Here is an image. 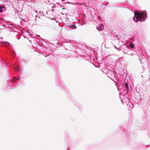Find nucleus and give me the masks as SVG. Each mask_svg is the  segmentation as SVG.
I'll return each mask as SVG.
<instances>
[{
	"mask_svg": "<svg viewBox=\"0 0 150 150\" xmlns=\"http://www.w3.org/2000/svg\"><path fill=\"white\" fill-rule=\"evenodd\" d=\"M7 82H8V84H9V83H10L11 82H10V80H9V81H7Z\"/></svg>",
	"mask_w": 150,
	"mask_h": 150,
	"instance_id": "a878e982",
	"label": "nucleus"
},
{
	"mask_svg": "<svg viewBox=\"0 0 150 150\" xmlns=\"http://www.w3.org/2000/svg\"><path fill=\"white\" fill-rule=\"evenodd\" d=\"M61 6V7H62V6Z\"/></svg>",
	"mask_w": 150,
	"mask_h": 150,
	"instance_id": "ea45409f",
	"label": "nucleus"
},
{
	"mask_svg": "<svg viewBox=\"0 0 150 150\" xmlns=\"http://www.w3.org/2000/svg\"><path fill=\"white\" fill-rule=\"evenodd\" d=\"M1 39H2V38H2V37H1Z\"/></svg>",
	"mask_w": 150,
	"mask_h": 150,
	"instance_id": "4c0bfd02",
	"label": "nucleus"
},
{
	"mask_svg": "<svg viewBox=\"0 0 150 150\" xmlns=\"http://www.w3.org/2000/svg\"><path fill=\"white\" fill-rule=\"evenodd\" d=\"M55 81L57 85L59 86L62 90L65 88V85L64 83L62 82L59 74H58V76L57 78L55 79Z\"/></svg>",
	"mask_w": 150,
	"mask_h": 150,
	"instance_id": "f03ea898",
	"label": "nucleus"
},
{
	"mask_svg": "<svg viewBox=\"0 0 150 150\" xmlns=\"http://www.w3.org/2000/svg\"><path fill=\"white\" fill-rule=\"evenodd\" d=\"M11 86H12V85H12V84H10L9 85H10V86H11Z\"/></svg>",
	"mask_w": 150,
	"mask_h": 150,
	"instance_id": "c756f323",
	"label": "nucleus"
},
{
	"mask_svg": "<svg viewBox=\"0 0 150 150\" xmlns=\"http://www.w3.org/2000/svg\"><path fill=\"white\" fill-rule=\"evenodd\" d=\"M122 50L124 54L127 53V52L130 50L129 47L125 44L123 45L122 46Z\"/></svg>",
	"mask_w": 150,
	"mask_h": 150,
	"instance_id": "20e7f679",
	"label": "nucleus"
},
{
	"mask_svg": "<svg viewBox=\"0 0 150 150\" xmlns=\"http://www.w3.org/2000/svg\"><path fill=\"white\" fill-rule=\"evenodd\" d=\"M67 141V143H68L69 146V147L71 146L73 142L72 139L71 138H69L68 139Z\"/></svg>",
	"mask_w": 150,
	"mask_h": 150,
	"instance_id": "9b49d317",
	"label": "nucleus"
},
{
	"mask_svg": "<svg viewBox=\"0 0 150 150\" xmlns=\"http://www.w3.org/2000/svg\"><path fill=\"white\" fill-rule=\"evenodd\" d=\"M129 88H131V86H130V87H129Z\"/></svg>",
	"mask_w": 150,
	"mask_h": 150,
	"instance_id": "2f4dec72",
	"label": "nucleus"
},
{
	"mask_svg": "<svg viewBox=\"0 0 150 150\" xmlns=\"http://www.w3.org/2000/svg\"><path fill=\"white\" fill-rule=\"evenodd\" d=\"M51 19L52 20H55L54 18H51Z\"/></svg>",
	"mask_w": 150,
	"mask_h": 150,
	"instance_id": "bb28decb",
	"label": "nucleus"
},
{
	"mask_svg": "<svg viewBox=\"0 0 150 150\" xmlns=\"http://www.w3.org/2000/svg\"><path fill=\"white\" fill-rule=\"evenodd\" d=\"M35 12H36V13H37V11H35Z\"/></svg>",
	"mask_w": 150,
	"mask_h": 150,
	"instance_id": "473e14b6",
	"label": "nucleus"
},
{
	"mask_svg": "<svg viewBox=\"0 0 150 150\" xmlns=\"http://www.w3.org/2000/svg\"><path fill=\"white\" fill-rule=\"evenodd\" d=\"M134 14L133 19L135 22H138L139 21H144L147 18V13L146 11H136L134 12Z\"/></svg>",
	"mask_w": 150,
	"mask_h": 150,
	"instance_id": "f257e3e1",
	"label": "nucleus"
},
{
	"mask_svg": "<svg viewBox=\"0 0 150 150\" xmlns=\"http://www.w3.org/2000/svg\"><path fill=\"white\" fill-rule=\"evenodd\" d=\"M121 101H122V102H123V101H122V100H121Z\"/></svg>",
	"mask_w": 150,
	"mask_h": 150,
	"instance_id": "72a5a7b5",
	"label": "nucleus"
},
{
	"mask_svg": "<svg viewBox=\"0 0 150 150\" xmlns=\"http://www.w3.org/2000/svg\"><path fill=\"white\" fill-rule=\"evenodd\" d=\"M3 5H4L5 6H8L9 5H10L11 4V2H6V1H5V3H3Z\"/></svg>",
	"mask_w": 150,
	"mask_h": 150,
	"instance_id": "dca6fc26",
	"label": "nucleus"
},
{
	"mask_svg": "<svg viewBox=\"0 0 150 150\" xmlns=\"http://www.w3.org/2000/svg\"><path fill=\"white\" fill-rule=\"evenodd\" d=\"M61 6V7H62V6Z\"/></svg>",
	"mask_w": 150,
	"mask_h": 150,
	"instance_id": "a19ab883",
	"label": "nucleus"
},
{
	"mask_svg": "<svg viewBox=\"0 0 150 150\" xmlns=\"http://www.w3.org/2000/svg\"><path fill=\"white\" fill-rule=\"evenodd\" d=\"M149 100H150V96H149Z\"/></svg>",
	"mask_w": 150,
	"mask_h": 150,
	"instance_id": "f704fd0d",
	"label": "nucleus"
},
{
	"mask_svg": "<svg viewBox=\"0 0 150 150\" xmlns=\"http://www.w3.org/2000/svg\"><path fill=\"white\" fill-rule=\"evenodd\" d=\"M76 105L78 107L80 111L82 110V106L81 104L77 103L76 104Z\"/></svg>",
	"mask_w": 150,
	"mask_h": 150,
	"instance_id": "4468645a",
	"label": "nucleus"
},
{
	"mask_svg": "<svg viewBox=\"0 0 150 150\" xmlns=\"http://www.w3.org/2000/svg\"><path fill=\"white\" fill-rule=\"evenodd\" d=\"M124 86L125 88V91H126L125 95H128L127 93L129 92V87L128 83L126 82Z\"/></svg>",
	"mask_w": 150,
	"mask_h": 150,
	"instance_id": "6e6552de",
	"label": "nucleus"
},
{
	"mask_svg": "<svg viewBox=\"0 0 150 150\" xmlns=\"http://www.w3.org/2000/svg\"><path fill=\"white\" fill-rule=\"evenodd\" d=\"M138 148V146H136V144H135L132 146V149L133 150H134V148Z\"/></svg>",
	"mask_w": 150,
	"mask_h": 150,
	"instance_id": "412c9836",
	"label": "nucleus"
},
{
	"mask_svg": "<svg viewBox=\"0 0 150 150\" xmlns=\"http://www.w3.org/2000/svg\"><path fill=\"white\" fill-rule=\"evenodd\" d=\"M136 146H138V148H136L134 149V150H141L142 149H144L145 147L144 146L138 143H136Z\"/></svg>",
	"mask_w": 150,
	"mask_h": 150,
	"instance_id": "423d86ee",
	"label": "nucleus"
},
{
	"mask_svg": "<svg viewBox=\"0 0 150 150\" xmlns=\"http://www.w3.org/2000/svg\"><path fill=\"white\" fill-rule=\"evenodd\" d=\"M5 1H6V2H11V1L10 0H3L2 1L3 3H5Z\"/></svg>",
	"mask_w": 150,
	"mask_h": 150,
	"instance_id": "5701e85b",
	"label": "nucleus"
},
{
	"mask_svg": "<svg viewBox=\"0 0 150 150\" xmlns=\"http://www.w3.org/2000/svg\"><path fill=\"white\" fill-rule=\"evenodd\" d=\"M116 36L117 37H118V35H116Z\"/></svg>",
	"mask_w": 150,
	"mask_h": 150,
	"instance_id": "c85d7f7f",
	"label": "nucleus"
},
{
	"mask_svg": "<svg viewBox=\"0 0 150 150\" xmlns=\"http://www.w3.org/2000/svg\"><path fill=\"white\" fill-rule=\"evenodd\" d=\"M108 76L111 79H112V77H114L116 76L115 73L113 71L109 70L107 73Z\"/></svg>",
	"mask_w": 150,
	"mask_h": 150,
	"instance_id": "39448f33",
	"label": "nucleus"
},
{
	"mask_svg": "<svg viewBox=\"0 0 150 150\" xmlns=\"http://www.w3.org/2000/svg\"><path fill=\"white\" fill-rule=\"evenodd\" d=\"M6 10V6L3 4H0V13Z\"/></svg>",
	"mask_w": 150,
	"mask_h": 150,
	"instance_id": "1a4fd4ad",
	"label": "nucleus"
},
{
	"mask_svg": "<svg viewBox=\"0 0 150 150\" xmlns=\"http://www.w3.org/2000/svg\"><path fill=\"white\" fill-rule=\"evenodd\" d=\"M69 28L72 30H74L77 28V27L75 24H70L69 25Z\"/></svg>",
	"mask_w": 150,
	"mask_h": 150,
	"instance_id": "f8f14e48",
	"label": "nucleus"
},
{
	"mask_svg": "<svg viewBox=\"0 0 150 150\" xmlns=\"http://www.w3.org/2000/svg\"><path fill=\"white\" fill-rule=\"evenodd\" d=\"M114 47L116 49H117L118 51H120L122 50V47L121 48H118L115 46H114Z\"/></svg>",
	"mask_w": 150,
	"mask_h": 150,
	"instance_id": "6ab92c4d",
	"label": "nucleus"
},
{
	"mask_svg": "<svg viewBox=\"0 0 150 150\" xmlns=\"http://www.w3.org/2000/svg\"><path fill=\"white\" fill-rule=\"evenodd\" d=\"M121 85H120V86Z\"/></svg>",
	"mask_w": 150,
	"mask_h": 150,
	"instance_id": "58836bf2",
	"label": "nucleus"
},
{
	"mask_svg": "<svg viewBox=\"0 0 150 150\" xmlns=\"http://www.w3.org/2000/svg\"><path fill=\"white\" fill-rule=\"evenodd\" d=\"M103 26L102 23H100L99 24V26L98 27H97L96 28L99 31H101L103 30Z\"/></svg>",
	"mask_w": 150,
	"mask_h": 150,
	"instance_id": "9d476101",
	"label": "nucleus"
},
{
	"mask_svg": "<svg viewBox=\"0 0 150 150\" xmlns=\"http://www.w3.org/2000/svg\"><path fill=\"white\" fill-rule=\"evenodd\" d=\"M124 85V84L123 83H122V86H123Z\"/></svg>",
	"mask_w": 150,
	"mask_h": 150,
	"instance_id": "cd10ccee",
	"label": "nucleus"
},
{
	"mask_svg": "<svg viewBox=\"0 0 150 150\" xmlns=\"http://www.w3.org/2000/svg\"><path fill=\"white\" fill-rule=\"evenodd\" d=\"M4 64H5V65H6V64L4 62Z\"/></svg>",
	"mask_w": 150,
	"mask_h": 150,
	"instance_id": "7c9ffc66",
	"label": "nucleus"
},
{
	"mask_svg": "<svg viewBox=\"0 0 150 150\" xmlns=\"http://www.w3.org/2000/svg\"><path fill=\"white\" fill-rule=\"evenodd\" d=\"M12 67L16 72H18L20 71V67L17 64H13L12 66Z\"/></svg>",
	"mask_w": 150,
	"mask_h": 150,
	"instance_id": "0eeeda50",
	"label": "nucleus"
},
{
	"mask_svg": "<svg viewBox=\"0 0 150 150\" xmlns=\"http://www.w3.org/2000/svg\"><path fill=\"white\" fill-rule=\"evenodd\" d=\"M56 21V22H57L58 23V21Z\"/></svg>",
	"mask_w": 150,
	"mask_h": 150,
	"instance_id": "c9c22d12",
	"label": "nucleus"
},
{
	"mask_svg": "<svg viewBox=\"0 0 150 150\" xmlns=\"http://www.w3.org/2000/svg\"><path fill=\"white\" fill-rule=\"evenodd\" d=\"M25 62V60H21L20 62L22 64V65L24 64Z\"/></svg>",
	"mask_w": 150,
	"mask_h": 150,
	"instance_id": "a211bd4d",
	"label": "nucleus"
},
{
	"mask_svg": "<svg viewBox=\"0 0 150 150\" xmlns=\"http://www.w3.org/2000/svg\"><path fill=\"white\" fill-rule=\"evenodd\" d=\"M16 37L18 40H19L21 38V37L20 35H17L16 36Z\"/></svg>",
	"mask_w": 150,
	"mask_h": 150,
	"instance_id": "aec40b11",
	"label": "nucleus"
},
{
	"mask_svg": "<svg viewBox=\"0 0 150 150\" xmlns=\"http://www.w3.org/2000/svg\"><path fill=\"white\" fill-rule=\"evenodd\" d=\"M127 54H128V55H132L134 54L133 53H130L129 52V51L127 52V53H126Z\"/></svg>",
	"mask_w": 150,
	"mask_h": 150,
	"instance_id": "b1692460",
	"label": "nucleus"
},
{
	"mask_svg": "<svg viewBox=\"0 0 150 150\" xmlns=\"http://www.w3.org/2000/svg\"><path fill=\"white\" fill-rule=\"evenodd\" d=\"M22 81V80L20 76L14 77L13 78L12 80L11 81V83H16L17 85L20 86L22 85L21 82Z\"/></svg>",
	"mask_w": 150,
	"mask_h": 150,
	"instance_id": "7ed1b4c3",
	"label": "nucleus"
},
{
	"mask_svg": "<svg viewBox=\"0 0 150 150\" xmlns=\"http://www.w3.org/2000/svg\"><path fill=\"white\" fill-rule=\"evenodd\" d=\"M42 14H43V16H44V14H43V13L42 12H39L38 13L36 16V17H38V18H40L41 16H42Z\"/></svg>",
	"mask_w": 150,
	"mask_h": 150,
	"instance_id": "2eb2a0df",
	"label": "nucleus"
},
{
	"mask_svg": "<svg viewBox=\"0 0 150 150\" xmlns=\"http://www.w3.org/2000/svg\"><path fill=\"white\" fill-rule=\"evenodd\" d=\"M130 47L131 48H133L134 47V45L133 44H131L130 45Z\"/></svg>",
	"mask_w": 150,
	"mask_h": 150,
	"instance_id": "4be33fe9",
	"label": "nucleus"
},
{
	"mask_svg": "<svg viewBox=\"0 0 150 150\" xmlns=\"http://www.w3.org/2000/svg\"><path fill=\"white\" fill-rule=\"evenodd\" d=\"M98 18L99 20H102L100 16H98Z\"/></svg>",
	"mask_w": 150,
	"mask_h": 150,
	"instance_id": "393cba45",
	"label": "nucleus"
},
{
	"mask_svg": "<svg viewBox=\"0 0 150 150\" xmlns=\"http://www.w3.org/2000/svg\"><path fill=\"white\" fill-rule=\"evenodd\" d=\"M141 57H142V58H143V57L142 56V55L140 56L139 58V60L140 61V63H142V59H141Z\"/></svg>",
	"mask_w": 150,
	"mask_h": 150,
	"instance_id": "f3484780",
	"label": "nucleus"
},
{
	"mask_svg": "<svg viewBox=\"0 0 150 150\" xmlns=\"http://www.w3.org/2000/svg\"><path fill=\"white\" fill-rule=\"evenodd\" d=\"M37 42H39L40 43H39V44H40V45L41 46H42L43 47H44V43H46L44 41H43L42 42V41H40L39 39L37 40Z\"/></svg>",
	"mask_w": 150,
	"mask_h": 150,
	"instance_id": "ddd939ff",
	"label": "nucleus"
},
{
	"mask_svg": "<svg viewBox=\"0 0 150 150\" xmlns=\"http://www.w3.org/2000/svg\"><path fill=\"white\" fill-rule=\"evenodd\" d=\"M141 59H143V58H142V57H141Z\"/></svg>",
	"mask_w": 150,
	"mask_h": 150,
	"instance_id": "e433bc0d",
	"label": "nucleus"
}]
</instances>
